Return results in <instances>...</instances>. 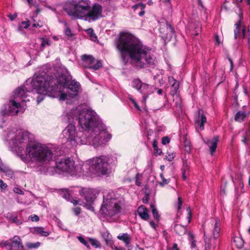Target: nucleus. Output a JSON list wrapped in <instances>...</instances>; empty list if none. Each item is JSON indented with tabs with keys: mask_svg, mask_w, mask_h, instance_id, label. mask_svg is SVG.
<instances>
[{
	"mask_svg": "<svg viewBox=\"0 0 250 250\" xmlns=\"http://www.w3.org/2000/svg\"><path fill=\"white\" fill-rule=\"evenodd\" d=\"M67 117L69 122L78 121L84 130L83 132L88 134L91 145L95 148L104 146L112 137L106 126L91 109L80 105L68 113Z\"/></svg>",
	"mask_w": 250,
	"mask_h": 250,
	"instance_id": "nucleus-1",
	"label": "nucleus"
},
{
	"mask_svg": "<svg viewBox=\"0 0 250 250\" xmlns=\"http://www.w3.org/2000/svg\"><path fill=\"white\" fill-rule=\"evenodd\" d=\"M63 141L71 146L77 145H89L91 143L88 140V134L83 131L76 132V127L72 123H70L62 131Z\"/></svg>",
	"mask_w": 250,
	"mask_h": 250,
	"instance_id": "nucleus-10",
	"label": "nucleus"
},
{
	"mask_svg": "<svg viewBox=\"0 0 250 250\" xmlns=\"http://www.w3.org/2000/svg\"><path fill=\"white\" fill-rule=\"evenodd\" d=\"M132 85L133 88L143 95V102L145 103L148 95L152 93L151 86L142 82L139 79L133 80Z\"/></svg>",
	"mask_w": 250,
	"mask_h": 250,
	"instance_id": "nucleus-13",
	"label": "nucleus"
},
{
	"mask_svg": "<svg viewBox=\"0 0 250 250\" xmlns=\"http://www.w3.org/2000/svg\"><path fill=\"white\" fill-rule=\"evenodd\" d=\"M62 22L63 23L64 25L65 26L64 33L65 36L67 37L68 39H69L70 38H71L74 35V34L72 33L71 30L69 28L67 22L65 21H63Z\"/></svg>",
	"mask_w": 250,
	"mask_h": 250,
	"instance_id": "nucleus-30",
	"label": "nucleus"
},
{
	"mask_svg": "<svg viewBox=\"0 0 250 250\" xmlns=\"http://www.w3.org/2000/svg\"><path fill=\"white\" fill-rule=\"evenodd\" d=\"M88 34L89 35L90 39L92 41H96L97 39V37L95 34L93 32V30L92 28H89L87 30Z\"/></svg>",
	"mask_w": 250,
	"mask_h": 250,
	"instance_id": "nucleus-34",
	"label": "nucleus"
},
{
	"mask_svg": "<svg viewBox=\"0 0 250 250\" xmlns=\"http://www.w3.org/2000/svg\"><path fill=\"white\" fill-rule=\"evenodd\" d=\"M116 47L125 64L127 62V55L139 68L152 66L156 64V58L152 53L151 49L144 45L130 34H121L116 42Z\"/></svg>",
	"mask_w": 250,
	"mask_h": 250,
	"instance_id": "nucleus-2",
	"label": "nucleus"
},
{
	"mask_svg": "<svg viewBox=\"0 0 250 250\" xmlns=\"http://www.w3.org/2000/svg\"><path fill=\"white\" fill-rule=\"evenodd\" d=\"M30 25V21L27 20L26 21H22L18 26L17 30L21 33L23 34V29H27Z\"/></svg>",
	"mask_w": 250,
	"mask_h": 250,
	"instance_id": "nucleus-26",
	"label": "nucleus"
},
{
	"mask_svg": "<svg viewBox=\"0 0 250 250\" xmlns=\"http://www.w3.org/2000/svg\"><path fill=\"white\" fill-rule=\"evenodd\" d=\"M189 167H183L182 169V171H183V172L185 171V172L188 173V172H189Z\"/></svg>",
	"mask_w": 250,
	"mask_h": 250,
	"instance_id": "nucleus-64",
	"label": "nucleus"
},
{
	"mask_svg": "<svg viewBox=\"0 0 250 250\" xmlns=\"http://www.w3.org/2000/svg\"><path fill=\"white\" fill-rule=\"evenodd\" d=\"M189 166H190V163L189 162H188L187 160H186V161H184V162H183V167H189Z\"/></svg>",
	"mask_w": 250,
	"mask_h": 250,
	"instance_id": "nucleus-62",
	"label": "nucleus"
},
{
	"mask_svg": "<svg viewBox=\"0 0 250 250\" xmlns=\"http://www.w3.org/2000/svg\"><path fill=\"white\" fill-rule=\"evenodd\" d=\"M187 211H188V216H187L188 223L189 224L190 222L192 215H191V209L189 208H187Z\"/></svg>",
	"mask_w": 250,
	"mask_h": 250,
	"instance_id": "nucleus-43",
	"label": "nucleus"
},
{
	"mask_svg": "<svg viewBox=\"0 0 250 250\" xmlns=\"http://www.w3.org/2000/svg\"><path fill=\"white\" fill-rule=\"evenodd\" d=\"M219 141V137L218 136H215L213 137V138L211 140V143L210 145L208 146L210 153L211 155H213V153L215 152L218 142Z\"/></svg>",
	"mask_w": 250,
	"mask_h": 250,
	"instance_id": "nucleus-22",
	"label": "nucleus"
},
{
	"mask_svg": "<svg viewBox=\"0 0 250 250\" xmlns=\"http://www.w3.org/2000/svg\"><path fill=\"white\" fill-rule=\"evenodd\" d=\"M61 195L63 198L66 200H68L69 199L70 194L67 189H63L61 193Z\"/></svg>",
	"mask_w": 250,
	"mask_h": 250,
	"instance_id": "nucleus-36",
	"label": "nucleus"
},
{
	"mask_svg": "<svg viewBox=\"0 0 250 250\" xmlns=\"http://www.w3.org/2000/svg\"><path fill=\"white\" fill-rule=\"evenodd\" d=\"M2 170L9 177L12 178L14 177V173L11 169L4 168L2 169Z\"/></svg>",
	"mask_w": 250,
	"mask_h": 250,
	"instance_id": "nucleus-39",
	"label": "nucleus"
},
{
	"mask_svg": "<svg viewBox=\"0 0 250 250\" xmlns=\"http://www.w3.org/2000/svg\"><path fill=\"white\" fill-rule=\"evenodd\" d=\"M132 104H133L134 106H135V107L138 110H141V109H140V106H139V105L137 104V103H136V102L135 101V100H133V103Z\"/></svg>",
	"mask_w": 250,
	"mask_h": 250,
	"instance_id": "nucleus-58",
	"label": "nucleus"
},
{
	"mask_svg": "<svg viewBox=\"0 0 250 250\" xmlns=\"http://www.w3.org/2000/svg\"><path fill=\"white\" fill-rule=\"evenodd\" d=\"M10 150L16 154L27 165L31 164V139L30 133L26 131H20L9 142Z\"/></svg>",
	"mask_w": 250,
	"mask_h": 250,
	"instance_id": "nucleus-6",
	"label": "nucleus"
},
{
	"mask_svg": "<svg viewBox=\"0 0 250 250\" xmlns=\"http://www.w3.org/2000/svg\"><path fill=\"white\" fill-rule=\"evenodd\" d=\"M235 28L234 30V38L237 39L238 38L245 37V29L243 26L241 25V21L235 24Z\"/></svg>",
	"mask_w": 250,
	"mask_h": 250,
	"instance_id": "nucleus-17",
	"label": "nucleus"
},
{
	"mask_svg": "<svg viewBox=\"0 0 250 250\" xmlns=\"http://www.w3.org/2000/svg\"><path fill=\"white\" fill-rule=\"evenodd\" d=\"M61 154L60 147L56 145H45L32 140V158L39 166L49 164L53 157Z\"/></svg>",
	"mask_w": 250,
	"mask_h": 250,
	"instance_id": "nucleus-8",
	"label": "nucleus"
},
{
	"mask_svg": "<svg viewBox=\"0 0 250 250\" xmlns=\"http://www.w3.org/2000/svg\"><path fill=\"white\" fill-rule=\"evenodd\" d=\"M15 215V214L14 213H11V212H8L7 213H6L5 215V216L7 218H8V219H11L12 220V218H13V217Z\"/></svg>",
	"mask_w": 250,
	"mask_h": 250,
	"instance_id": "nucleus-51",
	"label": "nucleus"
},
{
	"mask_svg": "<svg viewBox=\"0 0 250 250\" xmlns=\"http://www.w3.org/2000/svg\"><path fill=\"white\" fill-rule=\"evenodd\" d=\"M71 202L74 205V206H76L77 205H82V201H80V200H77L76 199H72L71 201Z\"/></svg>",
	"mask_w": 250,
	"mask_h": 250,
	"instance_id": "nucleus-50",
	"label": "nucleus"
},
{
	"mask_svg": "<svg viewBox=\"0 0 250 250\" xmlns=\"http://www.w3.org/2000/svg\"><path fill=\"white\" fill-rule=\"evenodd\" d=\"M70 81L69 77L64 75H61L57 78L56 76H49L45 73L33 76L32 86L38 93H45L50 97L64 101L67 99V94L63 92V89L66 88Z\"/></svg>",
	"mask_w": 250,
	"mask_h": 250,
	"instance_id": "nucleus-3",
	"label": "nucleus"
},
{
	"mask_svg": "<svg viewBox=\"0 0 250 250\" xmlns=\"http://www.w3.org/2000/svg\"><path fill=\"white\" fill-rule=\"evenodd\" d=\"M74 161L70 158L62 159L59 161H56L55 171L57 170L67 172L72 175H83V165H75Z\"/></svg>",
	"mask_w": 250,
	"mask_h": 250,
	"instance_id": "nucleus-11",
	"label": "nucleus"
},
{
	"mask_svg": "<svg viewBox=\"0 0 250 250\" xmlns=\"http://www.w3.org/2000/svg\"><path fill=\"white\" fill-rule=\"evenodd\" d=\"M138 213L140 217L143 220H146L149 218L147 209L143 205L139 207Z\"/></svg>",
	"mask_w": 250,
	"mask_h": 250,
	"instance_id": "nucleus-21",
	"label": "nucleus"
},
{
	"mask_svg": "<svg viewBox=\"0 0 250 250\" xmlns=\"http://www.w3.org/2000/svg\"><path fill=\"white\" fill-rule=\"evenodd\" d=\"M169 82L172 83L171 87L170 94L174 96L177 93V92L179 89V83L173 78H169Z\"/></svg>",
	"mask_w": 250,
	"mask_h": 250,
	"instance_id": "nucleus-20",
	"label": "nucleus"
},
{
	"mask_svg": "<svg viewBox=\"0 0 250 250\" xmlns=\"http://www.w3.org/2000/svg\"><path fill=\"white\" fill-rule=\"evenodd\" d=\"M42 22H39V23H33L32 24V27H42Z\"/></svg>",
	"mask_w": 250,
	"mask_h": 250,
	"instance_id": "nucleus-60",
	"label": "nucleus"
},
{
	"mask_svg": "<svg viewBox=\"0 0 250 250\" xmlns=\"http://www.w3.org/2000/svg\"><path fill=\"white\" fill-rule=\"evenodd\" d=\"M12 220L13 223H16L17 225L21 224V222L18 218V217H17V216H16V215L13 217Z\"/></svg>",
	"mask_w": 250,
	"mask_h": 250,
	"instance_id": "nucleus-47",
	"label": "nucleus"
},
{
	"mask_svg": "<svg viewBox=\"0 0 250 250\" xmlns=\"http://www.w3.org/2000/svg\"><path fill=\"white\" fill-rule=\"evenodd\" d=\"M41 245V243L39 242L32 243V248H37L39 247Z\"/></svg>",
	"mask_w": 250,
	"mask_h": 250,
	"instance_id": "nucleus-59",
	"label": "nucleus"
},
{
	"mask_svg": "<svg viewBox=\"0 0 250 250\" xmlns=\"http://www.w3.org/2000/svg\"><path fill=\"white\" fill-rule=\"evenodd\" d=\"M8 17L10 19L11 21H13L17 17V13H15L14 14H10L8 15Z\"/></svg>",
	"mask_w": 250,
	"mask_h": 250,
	"instance_id": "nucleus-49",
	"label": "nucleus"
},
{
	"mask_svg": "<svg viewBox=\"0 0 250 250\" xmlns=\"http://www.w3.org/2000/svg\"><path fill=\"white\" fill-rule=\"evenodd\" d=\"M7 187V185L2 180H0V188L2 190L5 189Z\"/></svg>",
	"mask_w": 250,
	"mask_h": 250,
	"instance_id": "nucleus-48",
	"label": "nucleus"
},
{
	"mask_svg": "<svg viewBox=\"0 0 250 250\" xmlns=\"http://www.w3.org/2000/svg\"><path fill=\"white\" fill-rule=\"evenodd\" d=\"M39 217L38 215L35 214L32 215V222H38L39 221Z\"/></svg>",
	"mask_w": 250,
	"mask_h": 250,
	"instance_id": "nucleus-57",
	"label": "nucleus"
},
{
	"mask_svg": "<svg viewBox=\"0 0 250 250\" xmlns=\"http://www.w3.org/2000/svg\"><path fill=\"white\" fill-rule=\"evenodd\" d=\"M189 240L190 242L191 247L194 248L196 247L195 241L194 240V236L191 232L188 233Z\"/></svg>",
	"mask_w": 250,
	"mask_h": 250,
	"instance_id": "nucleus-35",
	"label": "nucleus"
},
{
	"mask_svg": "<svg viewBox=\"0 0 250 250\" xmlns=\"http://www.w3.org/2000/svg\"><path fill=\"white\" fill-rule=\"evenodd\" d=\"M73 210L76 215H78L81 212V209L79 207H76L73 208Z\"/></svg>",
	"mask_w": 250,
	"mask_h": 250,
	"instance_id": "nucleus-46",
	"label": "nucleus"
},
{
	"mask_svg": "<svg viewBox=\"0 0 250 250\" xmlns=\"http://www.w3.org/2000/svg\"><path fill=\"white\" fill-rule=\"evenodd\" d=\"M139 174H137L136 176H135V179H136V181H135V183H136V185L139 187H140L142 186V184L138 180V178H139Z\"/></svg>",
	"mask_w": 250,
	"mask_h": 250,
	"instance_id": "nucleus-53",
	"label": "nucleus"
},
{
	"mask_svg": "<svg viewBox=\"0 0 250 250\" xmlns=\"http://www.w3.org/2000/svg\"><path fill=\"white\" fill-rule=\"evenodd\" d=\"M31 93V80L30 78L24 84L17 88L14 91L13 99L10 101L9 103L4 104L1 109L0 115L1 116H13L18 114L21 109V104L30 102L29 97Z\"/></svg>",
	"mask_w": 250,
	"mask_h": 250,
	"instance_id": "nucleus-5",
	"label": "nucleus"
},
{
	"mask_svg": "<svg viewBox=\"0 0 250 250\" xmlns=\"http://www.w3.org/2000/svg\"><path fill=\"white\" fill-rule=\"evenodd\" d=\"M246 117V113L243 111H238L235 116V120L239 122H242L244 121Z\"/></svg>",
	"mask_w": 250,
	"mask_h": 250,
	"instance_id": "nucleus-27",
	"label": "nucleus"
},
{
	"mask_svg": "<svg viewBox=\"0 0 250 250\" xmlns=\"http://www.w3.org/2000/svg\"><path fill=\"white\" fill-rule=\"evenodd\" d=\"M118 239L124 241L126 245L130 243V238L127 233H123L122 235H119L117 236Z\"/></svg>",
	"mask_w": 250,
	"mask_h": 250,
	"instance_id": "nucleus-28",
	"label": "nucleus"
},
{
	"mask_svg": "<svg viewBox=\"0 0 250 250\" xmlns=\"http://www.w3.org/2000/svg\"><path fill=\"white\" fill-rule=\"evenodd\" d=\"M14 191L15 193L19 194H23V192L20 188H14Z\"/></svg>",
	"mask_w": 250,
	"mask_h": 250,
	"instance_id": "nucleus-54",
	"label": "nucleus"
},
{
	"mask_svg": "<svg viewBox=\"0 0 250 250\" xmlns=\"http://www.w3.org/2000/svg\"><path fill=\"white\" fill-rule=\"evenodd\" d=\"M83 193L86 202L91 204L96 198L99 191L94 189H84Z\"/></svg>",
	"mask_w": 250,
	"mask_h": 250,
	"instance_id": "nucleus-16",
	"label": "nucleus"
},
{
	"mask_svg": "<svg viewBox=\"0 0 250 250\" xmlns=\"http://www.w3.org/2000/svg\"><path fill=\"white\" fill-rule=\"evenodd\" d=\"M150 208L152 210V213L153 216V217L155 219H156L157 221H159L160 215H159L158 211L155 206V205L153 204H150Z\"/></svg>",
	"mask_w": 250,
	"mask_h": 250,
	"instance_id": "nucleus-31",
	"label": "nucleus"
},
{
	"mask_svg": "<svg viewBox=\"0 0 250 250\" xmlns=\"http://www.w3.org/2000/svg\"><path fill=\"white\" fill-rule=\"evenodd\" d=\"M215 42L216 43L219 45L220 43H221V42L220 41V39H219V37L218 35H216L215 37Z\"/></svg>",
	"mask_w": 250,
	"mask_h": 250,
	"instance_id": "nucleus-63",
	"label": "nucleus"
},
{
	"mask_svg": "<svg viewBox=\"0 0 250 250\" xmlns=\"http://www.w3.org/2000/svg\"><path fill=\"white\" fill-rule=\"evenodd\" d=\"M160 177L162 180V182L159 183L160 186L163 187L169 183L170 180L165 178L163 174H160Z\"/></svg>",
	"mask_w": 250,
	"mask_h": 250,
	"instance_id": "nucleus-38",
	"label": "nucleus"
},
{
	"mask_svg": "<svg viewBox=\"0 0 250 250\" xmlns=\"http://www.w3.org/2000/svg\"><path fill=\"white\" fill-rule=\"evenodd\" d=\"M177 205H178L177 209L178 210H179L181 209L182 205V202L181 199L180 197H179L178 198Z\"/></svg>",
	"mask_w": 250,
	"mask_h": 250,
	"instance_id": "nucleus-52",
	"label": "nucleus"
},
{
	"mask_svg": "<svg viewBox=\"0 0 250 250\" xmlns=\"http://www.w3.org/2000/svg\"><path fill=\"white\" fill-rule=\"evenodd\" d=\"M89 0H76L65 6L67 13L74 18L91 21L97 20L101 16L102 7L99 4H94L90 7Z\"/></svg>",
	"mask_w": 250,
	"mask_h": 250,
	"instance_id": "nucleus-4",
	"label": "nucleus"
},
{
	"mask_svg": "<svg viewBox=\"0 0 250 250\" xmlns=\"http://www.w3.org/2000/svg\"><path fill=\"white\" fill-rule=\"evenodd\" d=\"M173 101H176L175 102V106L179 109L181 108V100L180 97L176 96L175 98L173 99Z\"/></svg>",
	"mask_w": 250,
	"mask_h": 250,
	"instance_id": "nucleus-41",
	"label": "nucleus"
},
{
	"mask_svg": "<svg viewBox=\"0 0 250 250\" xmlns=\"http://www.w3.org/2000/svg\"><path fill=\"white\" fill-rule=\"evenodd\" d=\"M32 233L34 234L40 235L42 236H47L50 234V232L47 230H45L44 228L43 227H34L32 228Z\"/></svg>",
	"mask_w": 250,
	"mask_h": 250,
	"instance_id": "nucleus-19",
	"label": "nucleus"
},
{
	"mask_svg": "<svg viewBox=\"0 0 250 250\" xmlns=\"http://www.w3.org/2000/svg\"><path fill=\"white\" fill-rule=\"evenodd\" d=\"M170 142V139L168 137H164L162 139V143L166 145Z\"/></svg>",
	"mask_w": 250,
	"mask_h": 250,
	"instance_id": "nucleus-45",
	"label": "nucleus"
},
{
	"mask_svg": "<svg viewBox=\"0 0 250 250\" xmlns=\"http://www.w3.org/2000/svg\"><path fill=\"white\" fill-rule=\"evenodd\" d=\"M220 230V219L218 218L211 219L208 224V229L204 230L205 250H210L211 235L216 240L219 236Z\"/></svg>",
	"mask_w": 250,
	"mask_h": 250,
	"instance_id": "nucleus-12",
	"label": "nucleus"
},
{
	"mask_svg": "<svg viewBox=\"0 0 250 250\" xmlns=\"http://www.w3.org/2000/svg\"><path fill=\"white\" fill-rule=\"evenodd\" d=\"M121 202L111 190H106L103 193V202L100 211L104 216L112 217L119 213L121 209Z\"/></svg>",
	"mask_w": 250,
	"mask_h": 250,
	"instance_id": "nucleus-9",
	"label": "nucleus"
},
{
	"mask_svg": "<svg viewBox=\"0 0 250 250\" xmlns=\"http://www.w3.org/2000/svg\"><path fill=\"white\" fill-rule=\"evenodd\" d=\"M45 96L43 95H40L37 97V102L39 104L41 102L44 98Z\"/></svg>",
	"mask_w": 250,
	"mask_h": 250,
	"instance_id": "nucleus-55",
	"label": "nucleus"
},
{
	"mask_svg": "<svg viewBox=\"0 0 250 250\" xmlns=\"http://www.w3.org/2000/svg\"><path fill=\"white\" fill-rule=\"evenodd\" d=\"M174 229L176 233L179 235H183L187 232L186 226L179 224H175Z\"/></svg>",
	"mask_w": 250,
	"mask_h": 250,
	"instance_id": "nucleus-23",
	"label": "nucleus"
},
{
	"mask_svg": "<svg viewBox=\"0 0 250 250\" xmlns=\"http://www.w3.org/2000/svg\"><path fill=\"white\" fill-rule=\"evenodd\" d=\"M174 157V155L173 154H168L167 156H166V159L169 161H172Z\"/></svg>",
	"mask_w": 250,
	"mask_h": 250,
	"instance_id": "nucleus-56",
	"label": "nucleus"
},
{
	"mask_svg": "<svg viewBox=\"0 0 250 250\" xmlns=\"http://www.w3.org/2000/svg\"><path fill=\"white\" fill-rule=\"evenodd\" d=\"M149 224L154 229H156L157 225L153 221H150Z\"/></svg>",
	"mask_w": 250,
	"mask_h": 250,
	"instance_id": "nucleus-61",
	"label": "nucleus"
},
{
	"mask_svg": "<svg viewBox=\"0 0 250 250\" xmlns=\"http://www.w3.org/2000/svg\"><path fill=\"white\" fill-rule=\"evenodd\" d=\"M88 239L93 247L95 248H100L101 247L100 243L97 239L92 238H89Z\"/></svg>",
	"mask_w": 250,
	"mask_h": 250,
	"instance_id": "nucleus-33",
	"label": "nucleus"
},
{
	"mask_svg": "<svg viewBox=\"0 0 250 250\" xmlns=\"http://www.w3.org/2000/svg\"><path fill=\"white\" fill-rule=\"evenodd\" d=\"M153 146L155 151V153L158 155H160L162 153V151L158 149L156 142L155 141H153Z\"/></svg>",
	"mask_w": 250,
	"mask_h": 250,
	"instance_id": "nucleus-42",
	"label": "nucleus"
},
{
	"mask_svg": "<svg viewBox=\"0 0 250 250\" xmlns=\"http://www.w3.org/2000/svg\"><path fill=\"white\" fill-rule=\"evenodd\" d=\"M1 245L7 250H22L23 249L21 240L18 236H14L12 239L2 242Z\"/></svg>",
	"mask_w": 250,
	"mask_h": 250,
	"instance_id": "nucleus-14",
	"label": "nucleus"
},
{
	"mask_svg": "<svg viewBox=\"0 0 250 250\" xmlns=\"http://www.w3.org/2000/svg\"><path fill=\"white\" fill-rule=\"evenodd\" d=\"M184 146L185 150L188 152L189 153L191 150L190 143L189 141L186 140L184 142Z\"/></svg>",
	"mask_w": 250,
	"mask_h": 250,
	"instance_id": "nucleus-40",
	"label": "nucleus"
},
{
	"mask_svg": "<svg viewBox=\"0 0 250 250\" xmlns=\"http://www.w3.org/2000/svg\"><path fill=\"white\" fill-rule=\"evenodd\" d=\"M234 242H235V243H236V242L239 243L240 244H239V245H237V247H238L239 248L242 247L243 242H242V240L240 238H239L238 237L234 238Z\"/></svg>",
	"mask_w": 250,
	"mask_h": 250,
	"instance_id": "nucleus-44",
	"label": "nucleus"
},
{
	"mask_svg": "<svg viewBox=\"0 0 250 250\" xmlns=\"http://www.w3.org/2000/svg\"><path fill=\"white\" fill-rule=\"evenodd\" d=\"M82 61L83 66L89 68L95 63L96 60L91 55H84L82 56Z\"/></svg>",
	"mask_w": 250,
	"mask_h": 250,
	"instance_id": "nucleus-18",
	"label": "nucleus"
},
{
	"mask_svg": "<svg viewBox=\"0 0 250 250\" xmlns=\"http://www.w3.org/2000/svg\"><path fill=\"white\" fill-rule=\"evenodd\" d=\"M79 241L83 244L85 247H86L88 249H90V245L84 239L83 237L81 236H79L77 237Z\"/></svg>",
	"mask_w": 250,
	"mask_h": 250,
	"instance_id": "nucleus-37",
	"label": "nucleus"
},
{
	"mask_svg": "<svg viewBox=\"0 0 250 250\" xmlns=\"http://www.w3.org/2000/svg\"><path fill=\"white\" fill-rule=\"evenodd\" d=\"M66 92L70 97L76 96L80 89V83L75 80H71L66 87Z\"/></svg>",
	"mask_w": 250,
	"mask_h": 250,
	"instance_id": "nucleus-15",
	"label": "nucleus"
},
{
	"mask_svg": "<svg viewBox=\"0 0 250 250\" xmlns=\"http://www.w3.org/2000/svg\"><path fill=\"white\" fill-rule=\"evenodd\" d=\"M145 7V6L143 4H142L141 3H139L138 4H136L133 5L132 6V8H133L134 10L135 11H136L137 12L138 10H140V11L138 12V14L140 16H142L145 14V10H144Z\"/></svg>",
	"mask_w": 250,
	"mask_h": 250,
	"instance_id": "nucleus-25",
	"label": "nucleus"
},
{
	"mask_svg": "<svg viewBox=\"0 0 250 250\" xmlns=\"http://www.w3.org/2000/svg\"><path fill=\"white\" fill-rule=\"evenodd\" d=\"M117 157L109 155H101L89 159L83 165V175L91 176L92 174L100 176L105 175L109 165H115Z\"/></svg>",
	"mask_w": 250,
	"mask_h": 250,
	"instance_id": "nucleus-7",
	"label": "nucleus"
},
{
	"mask_svg": "<svg viewBox=\"0 0 250 250\" xmlns=\"http://www.w3.org/2000/svg\"><path fill=\"white\" fill-rule=\"evenodd\" d=\"M207 122V118L205 115L201 114L198 117V119L196 121V124L199 126L201 130L204 129V124Z\"/></svg>",
	"mask_w": 250,
	"mask_h": 250,
	"instance_id": "nucleus-24",
	"label": "nucleus"
},
{
	"mask_svg": "<svg viewBox=\"0 0 250 250\" xmlns=\"http://www.w3.org/2000/svg\"><path fill=\"white\" fill-rule=\"evenodd\" d=\"M101 235L106 243L107 245L110 244L111 241V235L107 231H105L103 232Z\"/></svg>",
	"mask_w": 250,
	"mask_h": 250,
	"instance_id": "nucleus-29",
	"label": "nucleus"
},
{
	"mask_svg": "<svg viewBox=\"0 0 250 250\" xmlns=\"http://www.w3.org/2000/svg\"><path fill=\"white\" fill-rule=\"evenodd\" d=\"M102 66V63L101 61L96 60L94 63L90 65L89 68L96 70L98 69L100 67Z\"/></svg>",
	"mask_w": 250,
	"mask_h": 250,
	"instance_id": "nucleus-32",
	"label": "nucleus"
}]
</instances>
